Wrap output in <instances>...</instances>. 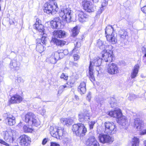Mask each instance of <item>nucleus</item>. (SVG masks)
I'll return each mask as SVG.
<instances>
[{
  "mask_svg": "<svg viewBox=\"0 0 146 146\" xmlns=\"http://www.w3.org/2000/svg\"><path fill=\"white\" fill-rule=\"evenodd\" d=\"M99 141L102 143H111L113 141V139L108 135L100 134L99 137Z\"/></svg>",
  "mask_w": 146,
  "mask_h": 146,
  "instance_id": "16",
  "label": "nucleus"
},
{
  "mask_svg": "<svg viewBox=\"0 0 146 146\" xmlns=\"http://www.w3.org/2000/svg\"><path fill=\"white\" fill-rule=\"evenodd\" d=\"M144 124L143 121L139 119H135L134 122L133 126L137 129L139 130L140 131L142 130V126Z\"/></svg>",
  "mask_w": 146,
  "mask_h": 146,
  "instance_id": "21",
  "label": "nucleus"
},
{
  "mask_svg": "<svg viewBox=\"0 0 146 146\" xmlns=\"http://www.w3.org/2000/svg\"><path fill=\"white\" fill-rule=\"evenodd\" d=\"M4 78L3 74L2 72L0 71V85L1 83L2 82Z\"/></svg>",
  "mask_w": 146,
  "mask_h": 146,
  "instance_id": "45",
  "label": "nucleus"
},
{
  "mask_svg": "<svg viewBox=\"0 0 146 146\" xmlns=\"http://www.w3.org/2000/svg\"><path fill=\"white\" fill-rule=\"evenodd\" d=\"M93 71L94 68L93 67L91 62H90L89 67V78L92 82H94L95 81V79Z\"/></svg>",
  "mask_w": 146,
  "mask_h": 146,
  "instance_id": "24",
  "label": "nucleus"
},
{
  "mask_svg": "<svg viewBox=\"0 0 146 146\" xmlns=\"http://www.w3.org/2000/svg\"><path fill=\"white\" fill-rule=\"evenodd\" d=\"M146 134V129L143 130H141L139 133V135H144Z\"/></svg>",
  "mask_w": 146,
  "mask_h": 146,
  "instance_id": "47",
  "label": "nucleus"
},
{
  "mask_svg": "<svg viewBox=\"0 0 146 146\" xmlns=\"http://www.w3.org/2000/svg\"><path fill=\"white\" fill-rule=\"evenodd\" d=\"M23 129L25 133H32L33 131V129L28 127L26 125L23 126Z\"/></svg>",
  "mask_w": 146,
  "mask_h": 146,
  "instance_id": "35",
  "label": "nucleus"
},
{
  "mask_svg": "<svg viewBox=\"0 0 146 146\" xmlns=\"http://www.w3.org/2000/svg\"><path fill=\"white\" fill-rule=\"evenodd\" d=\"M50 146H60V144L55 142H51L50 143Z\"/></svg>",
  "mask_w": 146,
  "mask_h": 146,
  "instance_id": "43",
  "label": "nucleus"
},
{
  "mask_svg": "<svg viewBox=\"0 0 146 146\" xmlns=\"http://www.w3.org/2000/svg\"><path fill=\"white\" fill-rule=\"evenodd\" d=\"M102 58L99 56L94 58L91 62L93 67L94 66L97 67L100 66L102 64V60H104L106 62H111L113 61L115 59V56L113 50H111L104 49L100 53Z\"/></svg>",
  "mask_w": 146,
  "mask_h": 146,
  "instance_id": "1",
  "label": "nucleus"
},
{
  "mask_svg": "<svg viewBox=\"0 0 146 146\" xmlns=\"http://www.w3.org/2000/svg\"><path fill=\"white\" fill-rule=\"evenodd\" d=\"M78 52L79 53V51L78 52H77V53L73 54L72 56L74 61H78L80 59V57L79 55L78 54Z\"/></svg>",
  "mask_w": 146,
  "mask_h": 146,
  "instance_id": "37",
  "label": "nucleus"
},
{
  "mask_svg": "<svg viewBox=\"0 0 146 146\" xmlns=\"http://www.w3.org/2000/svg\"><path fill=\"white\" fill-rule=\"evenodd\" d=\"M86 83L84 82H81L78 86L77 90L81 94H85L86 91Z\"/></svg>",
  "mask_w": 146,
  "mask_h": 146,
  "instance_id": "22",
  "label": "nucleus"
},
{
  "mask_svg": "<svg viewBox=\"0 0 146 146\" xmlns=\"http://www.w3.org/2000/svg\"><path fill=\"white\" fill-rule=\"evenodd\" d=\"M78 20L79 21L82 23L88 20L89 16L82 11H78Z\"/></svg>",
  "mask_w": 146,
  "mask_h": 146,
  "instance_id": "20",
  "label": "nucleus"
},
{
  "mask_svg": "<svg viewBox=\"0 0 146 146\" xmlns=\"http://www.w3.org/2000/svg\"><path fill=\"white\" fill-rule=\"evenodd\" d=\"M66 42L64 40H58L55 38H52L51 41V43L53 44H56L57 46H63L66 44Z\"/></svg>",
  "mask_w": 146,
  "mask_h": 146,
  "instance_id": "27",
  "label": "nucleus"
},
{
  "mask_svg": "<svg viewBox=\"0 0 146 146\" xmlns=\"http://www.w3.org/2000/svg\"><path fill=\"white\" fill-rule=\"evenodd\" d=\"M77 46H76H76H75L74 48L72 50V53H75L77 51V50L76 49V48H77Z\"/></svg>",
  "mask_w": 146,
  "mask_h": 146,
  "instance_id": "50",
  "label": "nucleus"
},
{
  "mask_svg": "<svg viewBox=\"0 0 146 146\" xmlns=\"http://www.w3.org/2000/svg\"><path fill=\"white\" fill-rule=\"evenodd\" d=\"M44 7V11L48 14H52L53 12L58 10L57 4L56 3H52L50 2H47L45 3Z\"/></svg>",
  "mask_w": 146,
  "mask_h": 146,
  "instance_id": "9",
  "label": "nucleus"
},
{
  "mask_svg": "<svg viewBox=\"0 0 146 146\" xmlns=\"http://www.w3.org/2000/svg\"><path fill=\"white\" fill-rule=\"evenodd\" d=\"M49 131L52 137L59 139L64 137L66 134V131L64 128L56 125L51 126Z\"/></svg>",
  "mask_w": 146,
  "mask_h": 146,
  "instance_id": "3",
  "label": "nucleus"
},
{
  "mask_svg": "<svg viewBox=\"0 0 146 146\" xmlns=\"http://www.w3.org/2000/svg\"><path fill=\"white\" fill-rule=\"evenodd\" d=\"M71 88V85H67L66 83L65 84L61 86L60 87L59 90L63 91L65 90V89L70 88Z\"/></svg>",
  "mask_w": 146,
  "mask_h": 146,
  "instance_id": "36",
  "label": "nucleus"
},
{
  "mask_svg": "<svg viewBox=\"0 0 146 146\" xmlns=\"http://www.w3.org/2000/svg\"><path fill=\"white\" fill-rule=\"evenodd\" d=\"M107 70L108 72L111 75L116 74L119 72V69L117 65L113 63L108 64Z\"/></svg>",
  "mask_w": 146,
  "mask_h": 146,
  "instance_id": "12",
  "label": "nucleus"
},
{
  "mask_svg": "<svg viewBox=\"0 0 146 146\" xmlns=\"http://www.w3.org/2000/svg\"><path fill=\"white\" fill-rule=\"evenodd\" d=\"M11 64L13 68L17 67V62L15 60H12L11 63Z\"/></svg>",
  "mask_w": 146,
  "mask_h": 146,
  "instance_id": "41",
  "label": "nucleus"
},
{
  "mask_svg": "<svg viewBox=\"0 0 146 146\" xmlns=\"http://www.w3.org/2000/svg\"><path fill=\"white\" fill-rule=\"evenodd\" d=\"M108 0H104L102 3V6L105 7L108 4Z\"/></svg>",
  "mask_w": 146,
  "mask_h": 146,
  "instance_id": "44",
  "label": "nucleus"
},
{
  "mask_svg": "<svg viewBox=\"0 0 146 146\" xmlns=\"http://www.w3.org/2000/svg\"><path fill=\"white\" fill-rule=\"evenodd\" d=\"M61 19L60 18L55 17L51 21V26L53 28L59 29L61 27Z\"/></svg>",
  "mask_w": 146,
  "mask_h": 146,
  "instance_id": "18",
  "label": "nucleus"
},
{
  "mask_svg": "<svg viewBox=\"0 0 146 146\" xmlns=\"http://www.w3.org/2000/svg\"><path fill=\"white\" fill-rule=\"evenodd\" d=\"M19 143L21 146H28L30 145L31 142V138L28 135L23 134L19 137Z\"/></svg>",
  "mask_w": 146,
  "mask_h": 146,
  "instance_id": "14",
  "label": "nucleus"
},
{
  "mask_svg": "<svg viewBox=\"0 0 146 146\" xmlns=\"http://www.w3.org/2000/svg\"><path fill=\"white\" fill-rule=\"evenodd\" d=\"M119 36L121 39H126L128 38V33L125 30L121 29L119 31Z\"/></svg>",
  "mask_w": 146,
  "mask_h": 146,
  "instance_id": "29",
  "label": "nucleus"
},
{
  "mask_svg": "<svg viewBox=\"0 0 146 146\" xmlns=\"http://www.w3.org/2000/svg\"><path fill=\"white\" fill-rule=\"evenodd\" d=\"M60 122L64 125H69L70 123V120L67 118H61L60 119Z\"/></svg>",
  "mask_w": 146,
  "mask_h": 146,
  "instance_id": "34",
  "label": "nucleus"
},
{
  "mask_svg": "<svg viewBox=\"0 0 146 146\" xmlns=\"http://www.w3.org/2000/svg\"><path fill=\"white\" fill-rule=\"evenodd\" d=\"M0 143L6 146H10L9 145L8 143L6 142L2 139H0Z\"/></svg>",
  "mask_w": 146,
  "mask_h": 146,
  "instance_id": "42",
  "label": "nucleus"
},
{
  "mask_svg": "<svg viewBox=\"0 0 146 146\" xmlns=\"http://www.w3.org/2000/svg\"><path fill=\"white\" fill-rule=\"evenodd\" d=\"M140 139L136 137H134L131 139V146H139Z\"/></svg>",
  "mask_w": 146,
  "mask_h": 146,
  "instance_id": "31",
  "label": "nucleus"
},
{
  "mask_svg": "<svg viewBox=\"0 0 146 146\" xmlns=\"http://www.w3.org/2000/svg\"><path fill=\"white\" fill-rule=\"evenodd\" d=\"M13 134V132L12 131H5L3 135L4 139L5 141H7L8 139H11V138L12 141H14L15 140V139Z\"/></svg>",
  "mask_w": 146,
  "mask_h": 146,
  "instance_id": "25",
  "label": "nucleus"
},
{
  "mask_svg": "<svg viewBox=\"0 0 146 146\" xmlns=\"http://www.w3.org/2000/svg\"><path fill=\"white\" fill-rule=\"evenodd\" d=\"M82 5L84 9L89 13L94 11L96 9V7L90 1L87 0H84L82 2Z\"/></svg>",
  "mask_w": 146,
  "mask_h": 146,
  "instance_id": "11",
  "label": "nucleus"
},
{
  "mask_svg": "<svg viewBox=\"0 0 146 146\" xmlns=\"http://www.w3.org/2000/svg\"><path fill=\"white\" fill-rule=\"evenodd\" d=\"M3 121L6 125L10 126L14 125L15 123V118L12 115L7 113L5 114L3 116Z\"/></svg>",
  "mask_w": 146,
  "mask_h": 146,
  "instance_id": "13",
  "label": "nucleus"
},
{
  "mask_svg": "<svg viewBox=\"0 0 146 146\" xmlns=\"http://www.w3.org/2000/svg\"><path fill=\"white\" fill-rule=\"evenodd\" d=\"M47 142V139L46 138H45L43 139V140L42 141V144L43 145H44L46 144V143Z\"/></svg>",
  "mask_w": 146,
  "mask_h": 146,
  "instance_id": "49",
  "label": "nucleus"
},
{
  "mask_svg": "<svg viewBox=\"0 0 146 146\" xmlns=\"http://www.w3.org/2000/svg\"><path fill=\"white\" fill-rule=\"evenodd\" d=\"M146 57V53L143 56V57Z\"/></svg>",
  "mask_w": 146,
  "mask_h": 146,
  "instance_id": "56",
  "label": "nucleus"
},
{
  "mask_svg": "<svg viewBox=\"0 0 146 146\" xmlns=\"http://www.w3.org/2000/svg\"><path fill=\"white\" fill-rule=\"evenodd\" d=\"M78 79V78L75 76H72L71 77L69 81L66 82V84L71 85V86L72 87V86L75 83Z\"/></svg>",
  "mask_w": 146,
  "mask_h": 146,
  "instance_id": "32",
  "label": "nucleus"
},
{
  "mask_svg": "<svg viewBox=\"0 0 146 146\" xmlns=\"http://www.w3.org/2000/svg\"><path fill=\"white\" fill-rule=\"evenodd\" d=\"M34 28L38 31L39 32L43 33L44 35V29L43 25L41 24V21L38 19H36L35 23L33 25Z\"/></svg>",
  "mask_w": 146,
  "mask_h": 146,
  "instance_id": "19",
  "label": "nucleus"
},
{
  "mask_svg": "<svg viewBox=\"0 0 146 146\" xmlns=\"http://www.w3.org/2000/svg\"><path fill=\"white\" fill-rule=\"evenodd\" d=\"M105 33L107 39L112 44H115L117 42V39L114 36V33L113 32V28L111 26H107L105 29Z\"/></svg>",
  "mask_w": 146,
  "mask_h": 146,
  "instance_id": "7",
  "label": "nucleus"
},
{
  "mask_svg": "<svg viewBox=\"0 0 146 146\" xmlns=\"http://www.w3.org/2000/svg\"><path fill=\"white\" fill-rule=\"evenodd\" d=\"M117 122L123 126H124L128 123V120L127 117L124 115H121L119 117L116 119Z\"/></svg>",
  "mask_w": 146,
  "mask_h": 146,
  "instance_id": "26",
  "label": "nucleus"
},
{
  "mask_svg": "<svg viewBox=\"0 0 146 146\" xmlns=\"http://www.w3.org/2000/svg\"><path fill=\"white\" fill-rule=\"evenodd\" d=\"M63 50H58L57 51L52 53L50 56L47 58L46 61L48 63L55 64L57 62L62 58Z\"/></svg>",
  "mask_w": 146,
  "mask_h": 146,
  "instance_id": "5",
  "label": "nucleus"
},
{
  "mask_svg": "<svg viewBox=\"0 0 146 146\" xmlns=\"http://www.w3.org/2000/svg\"><path fill=\"white\" fill-rule=\"evenodd\" d=\"M78 27L76 26L74 27L72 31V36L74 37L77 35L79 33Z\"/></svg>",
  "mask_w": 146,
  "mask_h": 146,
  "instance_id": "33",
  "label": "nucleus"
},
{
  "mask_svg": "<svg viewBox=\"0 0 146 146\" xmlns=\"http://www.w3.org/2000/svg\"><path fill=\"white\" fill-rule=\"evenodd\" d=\"M21 95H20L18 94L13 95L8 100V103L9 104H19L22 102L23 98L22 95L23 92L21 91Z\"/></svg>",
  "mask_w": 146,
  "mask_h": 146,
  "instance_id": "10",
  "label": "nucleus"
},
{
  "mask_svg": "<svg viewBox=\"0 0 146 146\" xmlns=\"http://www.w3.org/2000/svg\"><path fill=\"white\" fill-rule=\"evenodd\" d=\"M72 65L73 66H77L78 64L76 63H75L74 62H72Z\"/></svg>",
  "mask_w": 146,
  "mask_h": 146,
  "instance_id": "51",
  "label": "nucleus"
},
{
  "mask_svg": "<svg viewBox=\"0 0 146 146\" xmlns=\"http://www.w3.org/2000/svg\"><path fill=\"white\" fill-rule=\"evenodd\" d=\"M85 144L86 146H100L98 142L93 135L89 137L85 141Z\"/></svg>",
  "mask_w": 146,
  "mask_h": 146,
  "instance_id": "15",
  "label": "nucleus"
},
{
  "mask_svg": "<svg viewBox=\"0 0 146 146\" xmlns=\"http://www.w3.org/2000/svg\"><path fill=\"white\" fill-rule=\"evenodd\" d=\"M53 34L56 37L60 38L64 37L66 35V33L64 31L59 30L54 31Z\"/></svg>",
  "mask_w": 146,
  "mask_h": 146,
  "instance_id": "23",
  "label": "nucleus"
},
{
  "mask_svg": "<svg viewBox=\"0 0 146 146\" xmlns=\"http://www.w3.org/2000/svg\"><path fill=\"white\" fill-rule=\"evenodd\" d=\"M141 9L143 13H146V5L142 8Z\"/></svg>",
  "mask_w": 146,
  "mask_h": 146,
  "instance_id": "48",
  "label": "nucleus"
},
{
  "mask_svg": "<svg viewBox=\"0 0 146 146\" xmlns=\"http://www.w3.org/2000/svg\"><path fill=\"white\" fill-rule=\"evenodd\" d=\"M92 1L93 2V3H98L99 1V0H92Z\"/></svg>",
  "mask_w": 146,
  "mask_h": 146,
  "instance_id": "53",
  "label": "nucleus"
},
{
  "mask_svg": "<svg viewBox=\"0 0 146 146\" xmlns=\"http://www.w3.org/2000/svg\"><path fill=\"white\" fill-rule=\"evenodd\" d=\"M139 69V66L138 64H137L134 66V68L131 74V78H134L137 76Z\"/></svg>",
  "mask_w": 146,
  "mask_h": 146,
  "instance_id": "30",
  "label": "nucleus"
},
{
  "mask_svg": "<svg viewBox=\"0 0 146 146\" xmlns=\"http://www.w3.org/2000/svg\"><path fill=\"white\" fill-rule=\"evenodd\" d=\"M108 114L111 117L115 118L116 119L123 115L121 110L119 108H115L113 110H111L108 112Z\"/></svg>",
  "mask_w": 146,
  "mask_h": 146,
  "instance_id": "17",
  "label": "nucleus"
},
{
  "mask_svg": "<svg viewBox=\"0 0 146 146\" xmlns=\"http://www.w3.org/2000/svg\"><path fill=\"white\" fill-rule=\"evenodd\" d=\"M95 124V122L93 121H91L90 123L89 124V128L90 129H92L93 128V126Z\"/></svg>",
  "mask_w": 146,
  "mask_h": 146,
  "instance_id": "46",
  "label": "nucleus"
},
{
  "mask_svg": "<svg viewBox=\"0 0 146 146\" xmlns=\"http://www.w3.org/2000/svg\"><path fill=\"white\" fill-rule=\"evenodd\" d=\"M105 127V133L108 135L113 134L117 131V127L112 122L108 121L104 123Z\"/></svg>",
  "mask_w": 146,
  "mask_h": 146,
  "instance_id": "8",
  "label": "nucleus"
},
{
  "mask_svg": "<svg viewBox=\"0 0 146 146\" xmlns=\"http://www.w3.org/2000/svg\"><path fill=\"white\" fill-rule=\"evenodd\" d=\"M74 97H75V99L76 100H78L79 99V97L77 95H75L74 96Z\"/></svg>",
  "mask_w": 146,
  "mask_h": 146,
  "instance_id": "52",
  "label": "nucleus"
},
{
  "mask_svg": "<svg viewBox=\"0 0 146 146\" xmlns=\"http://www.w3.org/2000/svg\"><path fill=\"white\" fill-rule=\"evenodd\" d=\"M24 121L28 126H37L40 125L36 118V116L31 112H28L25 114Z\"/></svg>",
  "mask_w": 146,
  "mask_h": 146,
  "instance_id": "4",
  "label": "nucleus"
},
{
  "mask_svg": "<svg viewBox=\"0 0 146 146\" xmlns=\"http://www.w3.org/2000/svg\"><path fill=\"white\" fill-rule=\"evenodd\" d=\"M59 15L63 20L68 23L71 21L72 11L68 8L64 7L61 8L59 12Z\"/></svg>",
  "mask_w": 146,
  "mask_h": 146,
  "instance_id": "6",
  "label": "nucleus"
},
{
  "mask_svg": "<svg viewBox=\"0 0 146 146\" xmlns=\"http://www.w3.org/2000/svg\"><path fill=\"white\" fill-rule=\"evenodd\" d=\"M87 116V115L85 114L82 113L78 115L79 119L80 121L84 120Z\"/></svg>",
  "mask_w": 146,
  "mask_h": 146,
  "instance_id": "38",
  "label": "nucleus"
},
{
  "mask_svg": "<svg viewBox=\"0 0 146 146\" xmlns=\"http://www.w3.org/2000/svg\"><path fill=\"white\" fill-rule=\"evenodd\" d=\"M68 75L64 73H62L60 76V78L61 79H63L65 81H67L68 79Z\"/></svg>",
  "mask_w": 146,
  "mask_h": 146,
  "instance_id": "39",
  "label": "nucleus"
},
{
  "mask_svg": "<svg viewBox=\"0 0 146 146\" xmlns=\"http://www.w3.org/2000/svg\"><path fill=\"white\" fill-rule=\"evenodd\" d=\"M72 130L74 134L80 137L85 136L87 132V128L85 125L81 123L73 124L72 127Z\"/></svg>",
  "mask_w": 146,
  "mask_h": 146,
  "instance_id": "2",
  "label": "nucleus"
},
{
  "mask_svg": "<svg viewBox=\"0 0 146 146\" xmlns=\"http://www.w3.org/2000/svg\"><path fill=\"white\" fill-rule=\"evenodd\" d=\"M144 145L145 146H146V140L144 141Z\"/></svg>",
  "mask_w": 146,
  "mask_h": 146,
  "instance_id": "54",
  "label": "nucleus"
},
{
  "mask_svg": "<svg viewBox=\"0 0 146 146\" xmlns=\"http://www.w3.org/2000/svg\"><path fill=\"white\" fill-rule=\"evenodd\" d=\"M79 44H80V43H79H79H78V42H76V46H77V45H79Z\"/></svg>",
  "mask_w": 146,
  "mask_h": 146,
  "instance_id": "55",
  "label": "nucleus"
},
{
  "mask_svg": "<svg viewBox=\"0 0 146 146\" xmlns=\"http://www.w3.org/2000/svg\"><path fill=\"white\" fill-rule=\"evenodd\" d=\"M41 35H44L42 36L41 39H37L36 40V44L37 46H40V45H46V37L45 36L46 35L44 33L43 35V33H41Z\"/></svg>",
  "mask_w": 146,
  "mask_h": 146,
  "instance_id": "28",
  "label": "nucleus"
},
{
  "mask_svg": "<svg viewBox=\"0 0 146 146\" xmlns=\"http://www.w3.org/2000/svg\"><path fill=\"white\" fill-rule=\"evenodd\" d=\"M106 44V42L102 41L100 39L98 40L97 42V45L98 46H103L104 45Z\"/></svg>",
  "mask_w": 146,
  "mask_h": 146,
  "instance_id": "40",
  "label": "nucleus"
}]
</instances>
